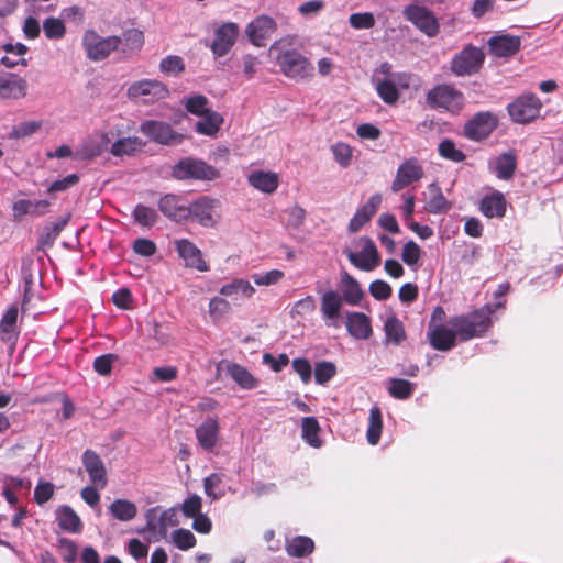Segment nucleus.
Instances as JSON below:
<instances>
[{
	"mask_svg": "<svg viewBox=\"0 0 563 563\" xmlns=\"http://www.w3.org/2000/svg\"><path fill=\"white\" fill-rule=\"evenodd\" d=\"M494 308L485 305L478 309L450 318L449 325L454 328L460 342L483 338L493 325Z\"/></svg>",
	"mask_w": 563,
	"mask_h": 563,
	"instance_id": "nucleus-1",
	"label": "nucleus"
},
{
	"mask_svg": "<svg viewBox=\"0 0 563 563\" xmlns=\"http://www.w3.org/2000/svg\"><path fill=\"white\" fill-rule=\"evenodd\" d=\"M271 52L277 53L276 63L286 77L302 81L313 76L314 67L310 60L297 49H284L283 41L275 42L271 46Z\"/></svg>",
	"mask_w": 563,
	"mask_h": 563,
	"instance_id": "nucleus-2",
	"label": "nucleus"
},
{
	"mask_svg": "<svg viewBox=\"0 0 563 563\" xmlns=\"http://www.w3.org/2000/svg\"><path fill=\"white\" fill-rule=\"evenodd\" d=\"M426 101L432 109L457 113L464 106V95L452 85L441 84L428 91Z\"/></svg>",
	"mask_w": 563,
	"mask_h": 563,
	"instance_id": "nucleus-3",
	"label": "nucleus"
},
{
	"mask_svg": "<svg viewBox=\"0 0 563 563\" xmlns=\"http://www.w3.org/2000/svg\"><path fill=\"white\" fill-rule=\"evenodd\" d=\"M173 176L179 180H213L217 179L220 174L213 166L202 159L186 157L174 166Z\"/></svg>",
	"mask_w": 563,
	"mask_h": 563,
	"instance_id": "nucleus-4",
	"label": "nucleus"
},
{
	"mask_svg": "<svg viewBox=\"0 0 563 563\" xmlns=\"http://www.w3.org/2000/svg\"><path fill=\"white\" fill-rule=\"evenodd\" d=\"M541 108L542 102L534 93H523L507 106V111L514 122L527 124L539 117Z\"/></svg>",
	"mask_w": 563,
	"mask_h": 563,
	"instance_id": "nucleus-5",
	"label": "nucleus"
},
{
	"mask_svg": "<svg viewBox=\"0 0 563 563\" xmlns=\"http://www.w3.org/2000/svg\"><path fill=\"white\" fill-rule=\"evenodd\" d=\"M360 242L363 244L360 253H356L349 247H345L343 253L354 267L364 272L374 271L380 264V254L376 244L368 236H362Z\"/></svg>",
	"mask_w": 563,
	"mask_h": 563,
	"instance_id": "nucleus-6",
	"label": "nucleus"
},
{
	"mask_svg": "<svg viewBox=\"0 0 563 563\" xmlns=\"http://www.w3.org/2000/svg\"><path fill=\"white\" fill-rule=\"evenodd\" d=\"M404 16L428 37H434L440 32V24L431 10L419 4L404 8Z\"/></svg>",
	"mask_w": 563,
	"mask_h": 563,
	"instance_id": "nucleus-7",
	"label": "nucleus"
},
{
	"mask_svg": "<svg viewBox=\"0 0 563 563\" xmlns=\"http://www.w3.org/2000/svg\"><path fill=\"white\" fill-rule=\"evenodd\" d=\"M140 131L152 142L162 145H177L184 141V135L176 132L164 121L147 120L140 125Z\"/></svg>",
	"mask_w": 563,
	"mask_h": 563,
	"instance_id": "nucleus-8",
	"label": "nucleus"
},
{
	"mask_svg": "<svg viewBox=\"0 0 563 563\" xmlns=\"http://www.w3.org/2000/svg\"><path fill=\"white\" fill-rule=\"evenodd\" d=\"M484 53L481 48L467 45L451 60V70L457 76L477 73L484 63Z\"/></svg>",
	"mask_w": 563,
	"mask_h": 563,
	"instance_id": "nucleus-9",
	"label": "nucleus"
},
{
	"mask_svg": "<svg viewBox=\"0 0 563 563\" xmlns=\"http://www.w3.org/2000/svg\"><path fill=\"white\" fill-rule=\"evenodd\" d=\"M497 125L498 119L495 114L489 111L478 112L465 123L463 135L472 141H483L492 134Z\"/></svg>",
	"mask_w": 563,
	"mask_h": 563,
	"instance_id": "nucleus-10",
	"label": "nucleus"
},
{
	"mask_svg": "<svg viewBox=\"0 0 563 563\" xmlns=\"http://www.w3.org/2000/svg\"><path fill=\"white\" fill-rule=\"evenodd\" d=\"M121 44L119 36L100 37L95 31H87L84 36V46L87 56L92 60H102Z\"/></svg>",
	"mask_w": 563,
	"mask_h": 563,
	"instance_id": "nucleus-11",
	"label": "nucleus"
},
{
	"mask_svg": "<svg viewBox=\"0 0 563 563\" xmlns=\"http://www.w3.org/2000/svg\"><path fill=\"white\" fill-rule=\"evenodd\" d=\"M128 95L132 99H143L145 103H153L169 96L167 86L154 79H143L132 84L128 89Z\"/></svg>",
	"mask_w": 563,
	"mask_h": 563,
	"instance_id": "nucleus-12",
	"label": "nucleus"
},
{
	"mask_svg": "<svg viewBox=\"0 0 563 563\" xmlns=\"http://www.w3.org/2000/svg\"><path fill=\"white\" fill-rule=\"evenodd\" d=\"M424 177V170L418 158L405 159L397 168L395 179L391 183V191L399 192L404 188Z\"/></svg>",
	"mask_w": 563,
	"mask_h": 563,
	"instance_id": "nucleus-13",
	"label": "nucleus"
},
{
	"mask_svg": "<svg viewBox=\"0 0 563 563\" xmlns=\"http://www.w3.org/2000/svg\"><path fill=\"white\" fill-rule=\"evenodd\" d=\"M158 209L169 220L183 222L190 218L188 200L178 195L167 194L158 201Z\"/></svg>",
	"mask_w": 563,
	"mask_h": 563,
	"instance_id": "nucleus-14",
	"label": "nucleus"
},
{
	"mask_svg": "<svg viewBox=\"0 0 563 563\" xmlns=\"http://www.w3.org/2000/svg\"><path fill=\"white\" fill-rule=\"evenodd\" d=\"M239 26L234 22H227L214 31V38L210 46L216 57L227 55L236 42Z\"/></svg>",
	"mask_w": 563,
	"mask_h": 563,
	"instance_id": "nucleus-15",
	"label": "nucleus"
},
{
	"mask_svg": "<svg viewBox=\"0 0 563 563\" xmlns=\"http://www.w3.org/2000/svg\"><path fill=\"white\" fill-rule=\"evenodd\" d=\"M175 249L178 256L184 260L185 266L198 272L209 271V265L203 260L202 252L188 239L175 240Z\"/></svg>",
	"mask_w": 563,
	"mask_h": 563,
	"instance_id": "nucleus-16",
	"label": "nucleus"
},
{
	"mask_svg": "<svg viewBox=\"0 0 563 563\" xmlns=\"http://www.w3.org/2000/svg\"><path fill=\"white\" fill-rule=\"evenodd\" d=\"M277 24L267 15L257 16L246 27V34L251 43L257 47L266 45L267 40L275 33Z\"/></svg>",
	"mask_w": 563,
	"mask_h": 563,
	"instance_id": "nucleus-17",
	"label": "nucleus"
},
{
	"mask_svg": "<svg viewBox=\"0 0 563 563\" xmlns=\"http://www.w3.org/2000/svg\"><path fill=\"white\" fill-rule=\"evenodd\" d=\"M82 465L88 473L90 482L101 489L108 484L107 470L100 455L91 449H87L81 456Z\"/></svg>",
	"mask_w": 563,
	"mask_h": 563,
	"instance_id": "nucleus-18",
	"label": "nucleus"
},
{
	"mask_svg": "<svg viewBox=\"0 0 563 563\" xmlns=\"http://www.w3.org/2000/svg\"><path fill=\"white\" fill-rule=\"evenodd\" d=\"M219 206L217 199L201 197L195 202L189 203L190 218L195 219L200 225L213 228L217 224L214 217L216 208Z\"/></svg>",
	"mask_w": 563,
	"mask_h": 563,
	"instance_id": "nucleus-19",
	"label": "nucleus"
},
{
	"mask_svg": "<svg viewBox=\"0 0 563 563\" xmlns=\"http://www.w3.org/2000/svg\"><path fill=\"white\" fill-rule=\"evenodd\" d=\"M428 340L434 350L442 352L450 351L459 341L454 328L442 324H429Z\"/></svg>",
	"mask_w": 563,
	"mask_h": 563,
	"instance_id": "nucleus-20",
	"label": "nucleus"
},
{
	"mask_svg": "<svg viewBox=\"0 0 563 563\" xmlns=\"http://www.w3.org/2000/svg\"><path fill=\"white\" fill-rule=\"evenodd\" d=\"M382 203V196L375 194L368 198V200L361 206L349 223V231L351 233L358 232L377 212Z\"/></svg>",
	"mask_w": 563,
	"mask_h": 563,
	"instance_id": "nucleus-21",
	"label": "nucleus"
},
{
	"mask_svg": "<svg viewBox=\"0 0 563 563\" xmlns=\"http://www.w3.org/2000/svg\"><path fill=\"white\" fill-rule=\"evenodd\" d=\"M27 93V82L24 78L8 74L0 76V100L21 99Z\"/></svg>",
	"mask_w": 563,
	"mask_h": 563,
	"instance_id": "nucleus-22",
	"label": "nucleus"
},
{
	"mask_svg": "<svg viewBox=\"0 0 563 563\" xmlns=\"http://www.w3.org/2000/svg\"><path fill=\"white\" fill-rule=\"evenodd\" d=\"M220 426L214 417L207 418L195 431L200 446L206 451H212L219 440Z\"/></svg>",
	"mask_w": 563,
	"mask_h": 563,
	"instance_id": "nucleus-23",
	"label": "nucleus"
},
{
	"mask_svg": "<svg viewBox=\"0 0 563 563\" xmlns=\"http://www.w3.org/2000/svg\"><path fill=\"white\" fill-rule=\"evenodd\" d=\"M492 54L497 57H510L520 49V37L514 35L494 36L488 42Z\"/></svg>",
	"mask_w": 563,
	"mask_h": 563,
	"instance_id": "nucleus-24",
	"label": "nucleus"
},
{
	"mask_svg": "<svg viewBox=\"0 0 563 563\" xmlns=\"http://www.w3.org/2000/svg\"><path fill=\"white\" fill-rule=\"evenodd\" d=\"M19 309L15 305L8 308L0 320V341L15 344L19 336Z\"/></svg>",
	"mask_w": 563,
	"mask_h": 563,
	"instance_id": "nucleus-25",
	"label": "nucleus"
},
{
	"mask_svg": "<svg viewBox=\"0 0 563 563\" xmlns=\"http://www.w3.org/2000/svg\"><path fill=\"white\" fill-rule=\"evenodd\" d=\"M507 201L500 191L484 196L479 201V210L486 218H504L506 214Z\"/></svg>",
	"mask_w": 563,
	"mask_h": 563,
	"instance_id": "nucleus-26",
	"label": "nucleus"
},
{
	"mask_svg": "<svg viewBox=\"0 0 563 563\" xmlns=\"http://www.w3.org/2000/svg\"><path fill=\"white\" fill-rule=\"evenodd\" d=\"M347 332L357 340H367L373 334L371 319L363 312H351L346 318Z\"/></svg>",
	"mask_w": 563,
	"mask_h": 563,
	"instance_id": "nucleus-27",
	"label": "nucleus"
},
{
	"mask_svg": "<svg viewBox=\"0 0 563 563\" xmlns=\"http://www.w3.org/2000/svg\"><path fill=\"white\" fill-rule=\"evenodd\" d=\"M247 181L262 192L273 194L278 188L279 177L274 172L255 170L247 176Z\"/></svg>",
	"mask_w": 563,
	"mask_h": 563,
	"instance_id": "nucleus-28",
	"label": "nucleus"
},
{
	"mask_svg": "<svg viewBox=\"0 0 563 563\" xmlns=\"http://www.w3.org/2000/svg\"><path fill=\"white\" fill-rule=\"evenodd\" d=\"M429 199L426 201L424 209L432 214L446 213L451 205L444 197L440 186L432 183L428 186Z\"/></svg>",
	"mask_w": 563,
	"mask_h": 563,
	"instance_id": "nucleus-29",
	"label": "nucleus"
},
{
	"mask_svg": "<svg viewBox=\"0 0 563 563\" xmlns=\"http://www.w3.org/2000/svg\"><path fill=\"white\" fill-rule=\"evenodd\" d=\"M56 519L59 528L64 531L78 533L82 529L79 516L67 505L57 508Z\"/></svg>",
	"mask_w": 563,
	"mask_h": 563,
	"instance_id": "nucleus-30",
	"label": "nucleus"
},
{
	"mask_svg": "<svg viewBox=\"0 0 563 563\" xmlns=\"http://www.w3.org/2000/svg\"><path fill=\"white\" fill-rule=\"evenodd\" d=\"M144 145L145 143L137 136L122 137L111 145L110 153L115 157L132 156Z\"/></svg>",
	"mask_w": 563,
	"mask_h": 563,
	"instance_id": "nucleus-31",
	"label": "nucleus"
},
{
	"mask_svg": "<svg viewBox=\"0 0 563 563\" xmlns=\"http://www.w3.org/2000/svg\"><path fill=\"white\" fill-rule=\"evenodd\" d=\"M517 168V157L512 152L503 153L495 159V174L499 179L509 180Z\"/></svg>",
	"mask_w": 563,
	"mask_h": 563,
	"instance_id": "nucleus-32",
	"label": "nucleus"
},
{
	"mask_svg": "<svg viewBox=\"0 0 563 563\" xmlns=\"http://www.w3.org/2000/svg\"><path fill=\"white\" fill-rule=\"evenodd\" d=\"M343 295L342 300L352 306H357L364 297V291L362 290L358 282L351 276L349 273H344L342 276Z\"/></svg>",
	"mask_w": 563,
	"mask_h": 563,
	"instance_id": "nucleus-33",
	"label": "nucleus"
},
{
	"mask_svg": "<svg viewBox=\"0 0 563 563\" xmlns=\"http://www.w3.org/2000/svg\"><path fill=\"white\" fill-rule=\"evenodd\" d=\"M200 117L202 120L196 123V132L207 136L216 135L223 123V118L213 110Z\"/></svg>",
	"mask_w": 563,
	"mask_h": 563,
	"instance_id": "nucleus-34",
	"label": "nucleus"
},
{
	"mask_svg": "<svg viewBox=\"0 0 563 563\" xmlns=\"http://www.w3.org/2000/svg\"><path fill=\"white\" fill-rule=\"evenodd\" d=\"M320 424L314 417H303L301 420V437L310 446L321 448L322 440L319 437Z\"/></svg>",
	"mask_w": 563,
	"mask_h": 563,
	"instance_id": "nucleus-35",
	"label": "nucleus"
},
{
	"mask_svg": "<svg viewBox=\"0 0 563 563\" xmlns=\"http://www.w3.org/2000/svg\"><path fill=\"white\" fill-rule=\"evenodd\" d=\"M342 298L334 290H328L321 297V312L325 319L334 320L340 316Z\"/></svg>",
	"mask_w": 563,
	"mask_h": 563,
	"instance_id": "nucleus-36",
	"label": "nucleus"
},
{
	"mask_svg": "<svg viewBox=\"0 0 563 563\" xmlns=\"http://www.w3.org/2000/svg\"><path fill=\"white\" fill-rule=\"evenodd\" d=\"M227 372L244 389H253L257 386V379L244 366L238 363H230Z\"/></svg>",
	"mask_w": 563,
	"mask_h": 563,
	"instance_id": "nucleus-37",
	"label": "nucleus"
},
{
	"mask_svg": "<svg viewBox=\"0 0 563 563\" xmlns=\"http://www.w3.org/2000/svg\"><path fill=\"white\" fill-rule=\"evenodd\" d=\"M314 550V542L311 538L298 536L287 541L286 552L294 558H303Z\"/></svg>",
	"mask_w": 563,
	"mask_h": 563,
	"instance_id": "nucleus-38",
	"label": "nucleus"
},
{
	"mask_svg": "<svg viewBox=\"0 0 563 563\" xmlns=\"http://www.w3.org/2000/svg\"><path fill=\"white\" fill-rule=\"evenodd\" d=\"M110 514L120 521H130L137 515V507L128 499H115L109 507Z\"/></svg>",
	"mask_w": 563,
	"mask_h": 563,
	"instance_id": "nucleus-39",
	"label": "nucleus"
},
{
	"mask_svg": "<svg viewBox=\"0 0 563 563\" xmlns=\"http://www.w3.org/2000/svg\"><path fill=\"white\" fill-rule=\"evenodd\" d=\"M121 38L122 52L125 54L139 53L144 45V34L137 29H130L123 32Z\"/></svg>",
	"mask_w": 563,
	"mask_h": 563,
	"instance_id": "nucleus-40",
	"label": "nucleus"
},
{
	"mask_svg": "<svg viewBox=\"0 0 563 563\" xmlns=\"http://www.w3.org/2000/svg\"><path fill=\"white\" fill-rule=\"evenodd\" d=\"M382 429H383V419H382V411L379 407L374 406L369 410V417H368V428L366 432V438L369 444L376 445L382 435Z\"/></svg>",
	"mask_w": 563,
	"mask_h": 563,
	"instance_id": "nucleus-41",
	"label": "nucleus"
},
{
	"mask_svg": "<svg viewBox=\"0 0 563 563\" xmlns=\"http://www.w3.org/2000/svg\"><path fill=\"white\" fill-rule=\"evenodd\" d=\"M384 330L387 342L399 345L406 340L404 323L396 316H390L386 319Z\"/></svg>",
	"mask_w": 563,
	"mask_h": 563,
	"instance_id": "nucleus-42",
	"label": "nucleus"
},
{
	"mask_svg": "<svg viewBox=\"0 0 563 563\" xmlns=\"http://www.w3.org/2000/svg\"><path fill=\"white\" fill-rule=\"evenodd\" d=\"M254 292V287L247 280L242 278L234 279L232 283L223 285L220 289V294L227 297L242 295L243 297L250 298Z\"/></svg>",
	"mask_w": 563,
	"mask_h": 563,
	"instance_id": "nucleus-43",
	"label": "nucleus"
},
{
	"mask_svg": "<svg viewBox=\"0 0 563 563\" xmlns=\"http://www.w3.org/2000/svg\"><path fill=\"white\" fill-rule=\"evenodd\" d=\"M66 223L67 220H63L46 227L38 238L37 249L44 251L47 247H52Z\"/></svg>",
	"mask_w": 563,
	"mask_h": 563,
	"instance_id": "nucleus-44",
	"label": "nucleus"
},
{
	"mask_svg": "<svg viewBox=\"0 0 563 563\" xmlns=\"http://www.w3.org/2000/svg\"><path fill=\"white\" fill-rule=\"evenodd\" d=\"M415 390V384L402 378H391L389 382L388 393L395 399H408Z\"/></svg>",
	"mask_w": 563,
	"mask_h": 563,
	"instance_id": "nucleus-45",
	"label": "nucleus"
},
{
	"mask_svg": "<svg viewBox=\"0 0 563 563\" xmlns=\"http://www.w3.org/2000/svg\"><path fill=\"white\" fill-rule=\"evenodd\" d=\"M438 152L442 158L454 163H461L466 158L464 152L457 148L451 139L442 140L438 145Z\"/></svg>",
	"mask_w": 563,
	"mask_h": 563,
	"instance_id": "nucleus-46",
	"label": "nucleus"
},
{
	"mask_svg": "<svg viewBox=\"0 0 563 563\" xmlns=\"http://www.w3.org/2000/svg\"><path fill=\"white\" fill-rule=\"evenodd\" d=\"M208 103H209V100L206 96L196 93V95L189 96L185 100L184 106H185V109L189 113L200 117V115L206 114L207 112L211 111L208 108Z\"/></svg>",
	"mask_w": 563,
	"mask_h": 563,
	"instance_id": "nucleus-47",
	"label": "nucleus"
},
{
	"mask_svg": "<svg viewBox=\"0 0 563 563\" xmlns=\"http://www.w3.org/2000/svg\"><path fill=\"white\" fill-rule=\"evenodd\" d=\"M133 218L140 225L151 228L156 223L158 216L154 209L139 203L133 210Z\"/></svg>",
	"mask_w": 563,
	"mask_h": 563,
	"instance_id": "nucleus-48",
	"label": "nucleus"
},
{
	"mask_svg": "<svg viewBox=\"0 0 563 563\" xmlns=\"http://www.w3.org/2000/svg\"><path fill=\"white\" fill-rule=\"evenodd\" d=\"M44 34L49 40L63 38L66 34L64 22L58 18H47L43 22Z\"/></svg>",
	"mask_w": 563,
	"mask_h": 563,
	"instance_id": "nucleus-49",
	"label": "nucleus"
},
{
	"mask_svg": "<svg viewBox=\"0 0 563 563\" xmlns=\"http://www.w3.org/2000/svg\"><path fill=\"white\" fill-rule=\"evenodd\" d=\"M159 70L166 75L178 76L185 71L184 59L177 55H169L161 60Z\"/></svg>",
	"mask_w": 563,
	"mask_h": 563,
	"instance_id": "nucleus-50",
	"label": "nucleus"
},
{
	"mask_svg": "<svg viewBox=\"0 0 563 563\" xmlns=\"http://www.w3.org/2000/svg\"><path fill=\"white\" fill-rule=\"evenodd\" d=\"M376 91L380 99L387 104H394L399 99L398 89L390 80L378 81L376 85Z\"/></svg>",
	"mask_w": 563,
	"mask_h": 563,
	"instance_id": "nucleus-51",
	"label": "nucleus"
},
{
	"mask_svg": "<svg viewBox=\"0 0 563 563\" xmlns=\"http://www.w3.org/2000/svg\"><path fill=\"white\" fill-rule=\"evenodd\" d=\"M172 537L174 544L181 551H187L197 543L196 537L188 529L179 528L173 532Z\"/></svg>",
	"mask_w": 563,
	"mask_h": 563,
	"instance_id": "nucleus-52",
	"label": "nucleus"
},
{
	"mask_svg": "<svg viewBox=\"0 0 563 563\" xmlns=\"http://www.w3.org/2000/svg\"><path fill=\"white\" fill-rule=\"evenodd\" d=\"M336 374V367L331 362H319L314 367V380L319 385H324Z\"/></svg>",
	"mask_w": 563,
	"mask_h": 563,
	"instance_id": "nucleus-53",
	"label": "nucleus"
},
{
	"mask_svg": "<svg viewBox=\"0 0 563 563\" xmlns=\"http://www.w3.org/2000/svg\"><path fill=\"white\" fill-rule=\"evenodd\" d=\"M41 126H42V123L37 122V121L22 122L18 125L13 126V129L9 133V139L19 140V139L30 136V135L34 134L35 132H37Z\"/></svg>",
	"mask_w": 563,
	"mask_h": 563,
	"instance_id": "nucleus-54",
	"label": "nucleus"
},
{
	"mask_svg": "<svg viewBox=\"0 0 563 563\" xmlns=\"http://www.w3.org/2000/svg\"><path fill=\"white\" fill-rule=\"evenodd\" d=\"M331 152L341 167L346 168L351 164L352 148L350 145L342 142L335 143L331 146Z\"/></svg>",
	"mask_w": 563,
	"mask_h": 563,
	"instance_id": "nucleus-55",
	"label": "nucleus"
},
{
	"mask_svg": "<svg viewBox=\"0 0 563 563\" xmlns=\"http://www.w3.org/2000/svg\"><path fill=\"white\" fill-rule=\"evenodd\" d=\"M119 360V356L113 353L103 354L93 361V369L101 376H107L111 373L113 364Z\"/></svg>",
	"mask_w": 563,
	"mask_h": 563,
	"instance_id": "nucleus-56",
	"label": "nucleus"
},
{
	"mask_svg": "<svg viewBox=\"0 0 563 563\" xmlns=\"http://www.w3.org/2000/svg\"><path fill=\"white\" fill-rule=\"evenodd\" d=\"M421 249L415 241H408L404 247L401 253V260L408 265V266H415L418 264L420 257H421Z\"/></svg>",
	"mask_w": 563,
	"mask_h": 563,
	"instance_id": "nucleus-57",
	"label": "nucleus"
},
{
	"mask_svg": "<svg viewBox=\"0 0 563 563\" xmlns=\"http://www.w3.org/2000/svg\"><path fill=\"white\" fill-rule=\"evenodd\" d=\"M349 22L355 30H367L375 25V16L371 12L353 13L350 15Z\"/></svg>",
	"mask_w": 563,
	"mask_h": 563,
	"instance_id": "nucleus-58",
	"label": "nucleus"
},
{
	"mask_svg": "<svg viewBox=\"0 0 563 563\" xmlns=\"http://www.w3.org/2000/svg\"><path fill=\"white\" fill-rule=\"evenodd\" d=\"M222 484V475L212 473L203 479L205 494L212 500L220 499L224 494H217L216 489Z\"/></svg>",
	"mask_w": 563,
	"mask_h": 563,
	"instance_id": "nucleus-59",
	"label": "nucleus"
},
{
	"mask_svg": "<svg viewBox=\"0 0 563 563\" xmlns=\"http://www.w3.org/2000/svg\"><path fill=\"white\" fill-rule=\"evenodd\" d=\"M368 290L372 297L379 301L387 300L393 294L391 286L382 279L372 282Z\"/></svg>",
	"mask_w": 563,
	"mask_h": 563,
	"instance_id": "nucleus-60",
	"label": "nucleus"
},
{
	"mask_svg": "<svg viewBox=\"0 0 563 563\" xmlns=\"http://www.w3.org/2000/svg\"><path fill=\"white\" fill-rule=\"evenodd\" d=\"M55 488L51 482H40L34 489V500L38 505H44L54 495Z\"/></svg>",
	"mask_w": 563,
	"mask_h": 563,
	"instance_id": "nucleus-61",
	"label": "nucleus"
},
{
	"mask_svg": "<svg viewBox=\"0 0 563 563\" xmlns=\"http://www.w3.org/2000/svg\"><path fill=\"white\" fill-rule=\"evenodd\" d=\"M287 222L286 227L288 229L297 230L299 229L306 219V210L299 206H294L287 210Z\"/></svg>",
	"mask_w": 563,
	"mask_h": 563,
	"instance_id": "nucleus-62",
	"label": "nucleus"
},
{
	"mask_svg": "<svg viewBox=\"0 0 563 563\" xmlns=\"http://www.w3.org/2000/svg\"><path fill=\"white\" fill-rule=\"evenodd\" d=\"M58 550L63 560L67 563H71L77 558V545L74 541L67 538H60L58 541Z\"/></svg>",
	"mask_w": 563,
	"mask_h": 563,
	"instance_id": "nucleus-63",
	"label": "nucleus"
},
{
	"mask_svg": "<svg viewBox=\"0 0 563 563\" xmlns=\"http://www.w3.org/2000/svg\"><path fill=\"white\" fill-rule=\"evenodd\" d=\"M201 508L202 499L198 495L190 496L189 498L185 499L181 505V511L187 518H191L201 514Z\"/></svg>",
	"mask_w": 563,
	"mask_h": 563,
	"instance_id": "nucleus-64",
	"label": "nucleus"
}]
</instances>
